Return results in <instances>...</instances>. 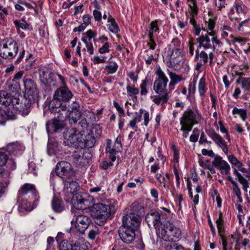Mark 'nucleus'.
Instances as JSON below:
<instances>
[{"label": "nucleus", "mask_w": 250, "mask_h": 250, "mask_svg": "<svg viewBox=\"0 0 250 250\" xmlns=\"http://www.w3.org/2000/svg\"><path fill=\"white\" fill-rule=\"evenodd\" d=\"M140 216L134 212L126 214L122 217V225L118 229L120 239L126 244L132 243L135 239V232L139 229Z\"/></svg>", "instance_id": "obj_1"}, {"label": "nucleus", "mask_w": 250, "mask_h": 250, "mask_svg": "<svg viewBox=\"0 0 250 250\" xmlns=\"http://www.w3.org/2000/svg\"><path fill=\"white\" fill-rule=\"evenodd\" d=\"M163 59L169 68L176 69L183 63L182 46L178 38H174L165 48Z\"/></svg>", "instance_id": "obj_2"}, {"label": "nucleus", "mask_w": 250, "mask_h": 250, "mask_svg": "<svg viewBox=\"0 0 250 250\" xmlns=\"http://www.w3.org/2000/svg\"><path fill=\"white\" fill-rule=\"evenodd\" d=\"M101 203L94 204L90 209L91 216L105 222L113 215L117 209V203L114 199H105L104 196L100 198Z\"/></svg>", "instance_id": "obj_3"}, {"label": "nucleus", "mask_w": 250, "mask_h": 250, "mask_svg": "<svg viewBox=\"0 0 250 250\" xmlns=\"http://www.w3.org/2000/svg\"><path fill=\"white\" fill-rule=\"evenodd\" d=\"M157 76L154 83L153 89L159 96H154L152 101L157 105H164L167 103L169 96L167 87L168 79L164 72L159 67L155 72Z\"/></svg>", "instance_id": "obj_4"}, {"label": "nucleus", "mask_w": 250, "mask_h": 250, "mask_svg": "<svg viewBox=\"0 0 250 250\" xmlns=\"http://www.w3.org/2000/svg\"><path fill=\"white\" fill-rule=\"evenodd\" d=\"M89 124L85 118H83L78 124V127L73 126L70 130L68 134L64 135L63 142L65 145L74 147L76 148H83V133L85 129H87Z\"/></svg>", "instance_id": "obj_5"}, {"label": "nucleus", "mask_w": 250, "mask_h": 250, "mask_svg": "<svg viewBox=\"0 0 250 250\" xmlns=\"http://www.w3.org/2000/svg\"><path fill=\"white\" fill-rule=\"evenodd\" d=\"M55 171L57 175L62 179L64 188H79L78 183L71 179L74 176V172L69 163L66 161L58 163Z\"/></svg>", "instance_id": "obj_6"}, {"label": "nucleus", "mask_w": 250, "mask_h": 250, "mask_svg": "<svg viewBox=\"0 0 250 250\" xmlns=\"http://www.w3.org/2000/svg\"><path fill=\"white\" fill-rule=\"evenodd\" d=\"M66 104L61 105V106L56 108H50L51 112L55 114L54 118L52 122L46 124V128L48 133L56 132L58 130L62 129L64 126L63 121L66 120Z\"/></svg>", "instance_id": "obj_7"}, {"label": "nucleus", "mask_w": 250, "mask_h": 250, "mask_svg": "<svg viewBox=\"0 0 250 250\" xmlns=\"http://www.w3.org/2000/svg\"><path fill=\"white\" fill-rule=\"evenodd\" d=\"M156 233L159 238L168 242L178 241L181 236L180 229L169 222L160 224Z\"/></svg>", "instance_id": "obj_8"}, {"label": "nucleus", "mask_w": 250, "mask_h": 250, "mask_svg": "<svg viewBox=\"0 0 250 250\" xmlns=\"http://www.w3.org/2000/svg\"><path fill=\"white\" fill-rule=\"evenodd\" d=\"M18 51V44L12 38H6L0 41V56L3 59H13L17 55Z\"/></svg>", "instance_id": "obj_9"}, {"label": "nucleus", "mask_w": 250, "mask_h": 250, "mask_svg": "<svg viewBox=\"0 0 250 250\" xmlns=\"http://www.w3.org/2000/svg\"><path fill=\"white\" fill-rule=\"evenodd\" d=\"M201 118V114L197 108H188L183 112L180 117V125L193 128L194 125L199 124Z\"/></svg>", "instance_id": "obj_10"}, {"label": "nucleus", "mask_w": 250, "mask_h": 250, "mask_svg": "<svg viewBox=\"0 0 250 250\" xmlns=\"http://www.w3.org/2000/svg\"><path fill=\"white\" fill-rule=\"evenodd\" d=\"M73 95L71 91L66 86H62L57 89L55 91L53 99L50 104V107L56 108V107H60L61 105L66 104L61 103V101L67 102L70 101Z\"/></svg>", "instance_id": "obj_11"}, {"label": "nucleus", "mask_w": 250, "mask_h": 250, "mask_svg": "<svg viewBox=\"0 0 250 250\" xmlns=\"http://www.w3.org/2000/svg\"><path fill=\"white\" fill-rule=\"evenodd\" d=\"M199 46L204 49H215V44L219 45L221 44L220 40L216 32L207 31L204 35H202L197 39Z\"/></svg>", "instance_id": "obj_12"}, {"label": "nucleus", "mask_w": 250, "mask_h": 250, "mask_svg": "<svg viewBox=\"0 0 250 250\" xmlns=\"http://www.w3.org/2000/svg\"><path fill=\"white\" fill-rule=\"evenodd\" d=\"M73 162L78 167H83L87 165L92 158V154L89 150L80 148L75 151L72 155Z\"/></svg>", "instance_id": "obj_13"}, {"label": "nucleus", "mask_w": 250, "mask_h": 250, "mask_svg": "<svg viewBox=\"0 0 250 250\" xmlns=\"http://www.w3.org/2000/svg\"><path fill=\"white\" fill-rule=\"evenodd\" d=\"M145 111V113L143 115L144 117V125L146 126L148 125L149 122L150 121V117L149 113L148 111H145L143 109H140L139 112L136 113V115L134 116L132 120H131L129 122V126L132 129H134L135 128H137V126L136 125L137 123H139L142 121V115L143 112Z\"/></svg>", "instance_id": "obj_14"}, {"label": "nucleus", "mask_w": 250, "mask_h": 250, "mask_svg": "<svg viewBox=\"0 0 250 250\" xmlns=\"http://www.w3.org/2000/svg\"><path fill=\"white\" fill-rule=\"evenodd\" d=\"M212 165L219 169L221 174L226 175L230 174V166L227 161L223 159L221 156L217 155L215 156L212 161Z\"/></svg>", "instance_id": "obj_15"}, {"label": "nucleus", "mask_w": 250, "mask_h": 250, "mask_svg": "<svg viewBox=\"0 0 250 250\" xmlns=\"http://www.w3.org/2000/svg\"><path fill=\"white\" fill-rule=\"evenodd\" d=\"M91 222V219L83 214L77 215L75 219V228L81 233L83 234Z\"/></svg>", "instance_id": "obj_16"}, {"label": "nucleus", "mask_w": 250, "mask_h": 250, "mask_svg": "<svg viewBox=\"0 0 250 250\" xmlns=\"http://www.w3.org/2000/svg\"><path fill=\"white\" fill-rule=\"evenodd\" d=\"M208 136L214 141L215 144L220 148L226 155L228 153V147L225 140L216 133L214 129L209 130L208 132Z\"/></svg>", "instance_id": "obj_17"}, {"label": "nucleus", "mask_w": 250, "mask_h": 250, "mask_svg": "<svg viewBox=\"0 0 250 250\" xmlns=\"http://www.w3.org/2000/svg\"><path fill=\"white\" fill-rule=\"evenodd\" d=\"M19 98L12 96L6 91H0V104L6 106L12 105L13 107L18 103Z\"/></svg>", "instance_id": "obj_18"}, {"label": "nucleus", "mask_w": 250, "mask_h": 250, "mask_svg": "<svg viewBox=\"0 0 250 250\" xmlns=\"http://www.w3.org/2000/svg\"><path fill=\"white\" fill-rule=\"evenodd\" d=\"M23 82L26 94L32 98L36 96L38 94V91L34 82L32 79L25 77L23 78Z\"/></svg>", "instance_id": "obj_19"}, {"label": "nucleus", "mask_w": 250, "mask_h": 250, "mask_svg": "<svg viewBox=\"0 0 250 250\" xmlns=\"http://www.w3.org/2000/svg\"><path fill=\"white\" fill-rule=\"evenodd\" d=\"M31 101L30 99L26 98H23L22 100L19 98L18 103L14 105L13 108L17 111L22 112V114L27 115L30 111L29 108L31 106Z\"/></svg>", "instance_id": "obj_20"}, {"label": "nucleus", "mask_w": 250, "mask_h": 250, "mask_svg": "<svg viewBox=\"0 0 250 250\" xmlns=\"http://www.w3.org/2000/svg\"><path fill=\"white\" fill-rule=\"evenodd\" d=\"M160 214L158 211H152L147 213L146 216V221L148 226L153 225L156 229H158L161 223ZM157 230H156V231Z\"/></svg>", "instance_id": "obj_21"}, {"label": "nucleus", "mask_w": 250, "mask_h": 250, "mask_svg": "<svg viewBox=\"0 0 250 250\" xmlns=\"http://www.w3.org/2000/svg\"><path fill=\"white\" fill-rule=\"evenodd\" d=\"M71 202L74 207L77 209H84L87 208L85 203L88 202V201L77 190L74 195H73Z\"/></svg>", "instance_id": "obj_22"}, {"label": "nucleus", "mask_w": 250, "mask_h": 250, "mask_svg": "<svg viewBox=\"0 0 250 250\" xmlns=\"http://www.w3.org/2000/svg\"><path fill=\"white\" fill-rule=\"evenodd\" d=\"M213 57L214 54L212 52H210L208 55L205 51H201L200 52L198 49L195 51V60L197 62H201L206 64L209 60L211 64L213 62Z\"/></svg>", "instance_id": "obj_23"}, {"label": "nucleus", "mask_w": 250, "mask_h": 250, "mask_svg": "<svg viewBox=\"0 0 250 250\" xmlns=\"http://www.w3.org/2000/svg\"><path fill=\"white\" fill-rule=\"evenodd\" d=\"M67 106L66 105V108L64 109L66 113V120L68 122V124L72 127H78V121H81L82 119L85 118V114L81 115L75 113H68L67 112Z\"/></svg>", "instance_id": "obj_24"}, {"label": "nucleus", "mask_w": 250, "mask_h": 250, "mask_svg": "<svg viewBox=\"0 0 250 250\" xmlns=\"http://www.w3.org/2000/svg\"><path fill=\"white\" fill-rule=\"evenodd\" d=\"M121 148H116L114 145H112V141L111 139L106 140V146L105 152L108 154V156L111 162H114L116 159V155L120 151Z\"/></svg>", "instance_id": "obj_25"}, {"label": "nucleus", "mask_w": 250, "mask_h": 250, "mask_svg": "<svg viewBox=\"0 0 250 250\" xmlns=\"http://www.w3.org/2000/svg\"><path fill=\"white\" fill-rule=\"evenodd\" d=\"M54 197L52 201V207L56 212H61L64 210V205L62 200L59 199L57 196L56 188H53Z\"/></svg>", "instance_id": "obj_26"}, {"label": "nucleus", "mask_w": 250, "mask_h": 250, "mask_svg": "<svg viewBox=\"0 0 250 250\" xmlns=\"http://www.w3.org/2000/svg\"><path fill=\"white\" fill-rule=\"evenodd\" d=\"M161 25V21L155 20L150 22L149 25L148 37L152 39V37L157 36L160 33L159 26Z\"/></svg>", "instance_id": "obj_27"}, {"label": "nucleus", "mask_w": 250, "mask_h": 250, "mask_svg": "<svg viewBox=\"0 0 250 250\" xmlns=\"http://www.w3.org/2000/svg\"><path fill=\"white\" fill-rule=\"evenodd\" d=\"M151 84L150 77L146 76L141 81L140 84V95L142 96H146L148 93V87Z\"/></svg>", "instance_id": "obj_28"}, {"label": "nucleus", "mask_w": 250, "mask_h": 250, "mask_svg": "<svg viewBox=\"0 0 250 250\" xmlns=\"http://www.w3.org/2000/svg\"><path fill=\"white\" fill-rule=\"evenodd\" d=\"M73 246V250H89V243L82 237L74 243Z\"/></svg>", "instance_id": "obj_29"}, {"label": "nucleus", "mask_w": 250, "mask_h": 250, "mask_svg": "<svg viewBox=\"0 0 250 250\" xmlns=\"http://www.w3.org/2000/svg\"><path fill=\"white\" fill-rule=\"evenodd\" d=\"M107 22L106 26L110 32L116 34L120 31V28L117 23L111 15L108 17Z\"/></svg>", "instance_id": "obj_30"}, {"label": "nucleus", "mask_w": 250, "mask_h": 250, "mask_svg": "<svg viewBox=\"0 0 250 250\" xmlns=\"http://www.w3.org/2000/svg\"><path fill=\"white\" fill-rule=\"evenodd\" d=\"M233 8L237 14H246L247 12L246 6L241 0H235L233 3Z\"/></svg>", "instance_id": "obj_31"}, {"label": "nucleus", "mask_w": 250, "mask_h": 250, "mask_svg": "<svg viewBox=\"0 0 250 250\" xmlns=\"http://www.w3.org/2000/svg\"><path fill=\"white\" fill-rule=\"evenodd\" d=\"M13 23L17 31L20 30V28L24 30H30V24L23 19L14 20Z\"/></svg>", "instance_id": "obj_32"}, {"label": "nucleus", "mask_w": 250, "mask_h": 250, "mask_svg": "<svg viewBox=\"0 0 250 250\" xmlns=\"http://www.w3.org/2000/svg\"><path fill=\"white\" fill-rule=\"evenodd\" d=\"M69 109H67V112L68 113H75L78 114L83 115V113L80 104L76 102H73L70 104L68 105Z\"/></svg>", "instance_id": "obj_33"}, {"label": "nucleus", "mask_w": 250, "mask_h": 250, "mask_svg": "<svg viewBox=\"0 0 250 250\" xmlns=\"http://www.w3.org/2000/svg\"><path fill=\"white\" fill-rule=\"evenodd\" d=\"M101 134L102 129L100 126L98 125H95L92 126L87 134L91 135L92 137L98 140L101 137Z\"/></svg>", "instance_id": "obj_34"}, {"label": "nucleus", "mask_w": 250, "mask_h": 250, "mask_svg": "<svg viewBox=\"0 0 250 250\" xmlns=\"http://www.w3.org/2000/svg\"><path fill=\"white\" fill-rule=\"evenodd\" d=\"M168 75L170 79V82L169 83V86H174L176 84L180 82L183 80L181 76L176 74L175 73L168 71Z\"/></svg>", "instance_id": "obj_35"}, {"label": "nucleus", "mask_w": 250, "mask_h": 250, "mask_svg": "<svg viewBox=\"0 0 250 250\" xmlns=\"http://www.w3.org/2000/svg\"><path fill=\"white\" fill-rule=\"evenodd\" d=\"M85 138V139H83V143L84 145L83 148H91L95 146L96 141H97V140L95 139L94 137L93 138L92 137L91 135L86 134Z\"/></svg>", "instance_id": "obj_36"}, {"label": "nucleus", "mask_w": 250, "mask_h": 250, "mask_svg": "<svg viewBox=\"0 0 250 250\" xmlns=\"http://www.w3.org/2000/svg\"><path fill=\"white\" fill-rule=\"evenodd\" d=\"M198 90L200 96H204L207 90V84L205 77H202L199 80Z\"/></svg>", "instance_id": "obj_37"}, {"label": "nucleus", "mask_w": 250, "mask_h": 250, "mask_svg": "<svg viewBox=\"0 0 250 250\" xmlns=\"http://www.w3.org/2000/svg\"><path fill=\"white\" fill-rule=\"evenodd\" d=\"M188 189V194L191 198H193V194H194L193 202H194L195 206L197 205L199 202V194H202V188H194L193 191H192V188Z\"/></svg>", "instance_id": "obj_38"}, {"label": "nucleus", "mask_w": 250, "mask_h": 250, "mask_svg": "<svg viewBox=\"0 0 250 250\" xmlns=\"http://www.w3.org/2000/svg\"><path fill=\"white\" fill-rule=\"evenodd\" d=\"M216 223L217 224V227L219 236L222 237L224 236L225 229L224 227L223 219L221 212L219 213V218L216 221Z\"/></svg>", "instance_id": "obj_39"}, {"label": "nucleus", "mask_w": 250, "mask_h": 250, "mask_svg": "<svg viewBox=\"0 0 250 250\" xmlns=\"http://www.w3.org/2000/svg\"><path fill=\"white\" fill-rule=\"evenodd\" d=\"M28 193L30 194L32 197H34L37 196V192L36 188H21L18 192V200L20 197Z\"/></svg>", "instance_id": "obj_40"}, {"label": "nucleus", "mask_w": 250, "mask_h": 250, "mask_svg": "<svg viewBox=\"0 0 250 250\" xmlns=\"http://www.w3.org/2000/svg\"><path fill=\"white\" fill-rule=\"evenodd\" d=\"M233 115L238 114L243 121H245L247 118V110L243 108H238L234 107L232 111Z\"/></svg>", "instance_id": "obj_41"}, {"label": "nucleus", "mask_w": 250, "mask_h": 250, "mask_svg": "<svg viewBox=\"0 0 250 250\" xmlns=\"http://www.w3.org/2000/svg\"><path fill=\"white\" fill-rule=\"evenodd\" d=\"M126 91L127 94L130 97H133L135 99L137 98V95L139 94L140 90L138 88L135 86V85H127L126 86Z\"/></svg>", "instance_id": "obj_42"}, {"label": "nucleus", "mask_w": 250, "mask_h": 250, "mask_svg": "<svg viewBox=\"0 0 250 250\" xmlns=\"http://www.w3.org/2000/svg\"><path fill=\"white\" fill-rule=\"evenodd\" d=\"M185 181L187 183V188H191V187L193 186L196 188H200V186L196 184L197 182V176L196 174L193 175L191 178V181L188 178H185Z\"/></svg>", "instance_id": "obj_43"}, {"label": "nucleus", "mask_w": 250, "mask_h": 250, "mask_svg": "<svg viewBox=\"0 0 250 250\" xmlns=\"http://www.w3.org/2000/svg\"><path fill=\"white\" fill-rule=\"evenodd\" d=\"M130 209L137 213H142L143 212L144 207L141 203L135 201L130 206Z\"/></svg>", "instance_id": "obj_44"}, {"label": "nucleus", "mask_w": 250, "mask_h": 250, "mask_svg": "<svg viewBox=\"0 0 250 250\" xmlns=\"http://www.w3.org/2000/svg\"><path fill=\"white\" fill-rule=\"evenodd\" d=\"M238 83L241 84L244 91H249L250 90V77L241 79V81L239 82Z\"/></svg>", "instance_id": "obj_45"}, {"label": "nucleus", "mask_w": 250, "mask_h": 250, "mask_svg": "<svg viewBox=\"0 0 250 250\" xmlns=\"http://www.w3.org/2000/svg\"><path fill=\"white\" fill-rule=\"evenodd\" d=\"M19 208L25 211H31L34 209V207H32L31 203L26 200H23L19 205Z\"/></svg>", "instance_id": "obj_46"}, {"label": "nucleus", "mask_w": 250, "mask_h": 250, "mask_svg": "<svg viewBox=\"0 0 250 250\" xmlns=\"http://www.w3.org/2000/svg\"><path fill=\"white\" fill-rule=\"evenodd\" d=\"M51 72L48 70L42 71L40 73V78L42 81L45 83H47L50 81Z\"/></svg>", "instance_id": "obj_47"}, {"label": "nucleus", "mask_w": 250, "mask_h": 250, "mask_svg": "<svg viewBox=\"0 0 250 250\" xmlns=\"http://www.w3.org/2000/svg\"><path fill=\"white\" fill-rule=\"evenodd\" d=\"M60 250H73V244H69L67 240H62L59 244Z\"/></svg>", "instance_id": "obj_48"}, {"label": "nucleus", "mask_w": 250, "mask_h": 250, "mask_svg": "<svg viewBox=\"0 0 250 250\" xmlns=\"http://www.w3.org/2000/svg\"><path fill=\"white\" fill-rule=\"evenodd\" d=\"M77 188H63L62 193L68 198L72 199L73 195H74L76 191Z\"/></svg>", "instance_id": "obj_49"}, {"label": "nucleus", "mask_w": 250, "mask_h": 250, "mask_svg": "<svg viewBox=\"0 0 250 250\" xmlns=\"http://www.w3.org/2000/svg\"><path fill=\"white\" fill-rule=\"evenodd\" d=\"M228 160L229 161L232 165L237 167H240L241 166H243V164L241 162H240L235 156L233 155H230L228 156Z\"/></svg>", "instance_id": "obj_50"}, {"label": "nucleus", "mask_w": 250, "mask_h": 250, "mask_svg": "<svg viewBox=\"0 0 250 250\" xmlns=\"http://www.w3.org/2000/svg\"><path fill=\"white\" fill-rule=\"evenodd\" d=\"M180 130L182 131V136L183 138H187L189 132L191 131L192 127L184 125H180Z\"/></svg>", "instance_id": "obj_51"}, {"label": "nucleus", "mask_w": 250, "mask_h": 250, "mask_svg": "<svg viewBox=\"0 0 250 250\" xmlns=\"http://www.w3.org/2000/svg\"><path fill=\"white\" fill-rule=\"evenodd\" d=\"M118 68V65L117 63L114 62L113 64L107 65L105 66L108 74H113L115 73Z\"/></svg>", "instance_id": "obj_52"}, {"label": "nucleus", "mask_w": 250, "mask_h": 250, "mask_svg": "<svg viewBox=\"0 0 250 250\" xmlns=\"http://www.w3.org/2000/svg\"><path fill=\"white\" fill-rule=\"evenodd\" d=\"M172 150L173 152V162L174 164L179 165V151L175 146H172Z\"/></svg>", "instance_id": "obj_53"}, {"label": "nucleus", "mask_w": 250, "mask_h": 250, "mask_svg": "<svg viewBox=\"0 0 250 250\" xmlns=\"http://www.w3.org/2000/svg\"><path fill=\"white\" fill-rule=\"evenodd\" d=\"M190 3L188 6L190 8L192 13L197 15L198 13V8L196 5V0H188Z\"/></svg>", "instance_id": "obj_54"}, {"label": "nucleus", "mask_w": 250, "mask_h": 250, "mask_svg": "<svg viewBox=\"0 0 250 250\" xmlns=\"http://www.w3.org/2000/svg\"><path fill=\"white\" fill-rule=\"evenodd\" d=\"M167 250H185L184 248L180 244L178 243H173L167 245Z\"/></svg>", "instance_id": "obj_55"}, {"label": "nucleus", "mask_w": 250, "mask_h": 250, "mask_svg": "<svg viewBox=\"0 0 250 250\" xmlns=\"http://www.w3.org/2000/svg\"><path fill=\"white\" fill-rule=\"evenodd\" d=\"M8 159V155L5 152L0 151V167L4 166Z\"/></svg>", "instance_id": "obj_56"}, {"label": "nucleus", "mask_w": 250, "mask_h": 250, "mask_svg": "<svg viewBox=\"0 0 250 250\" xmlns=\"http://www.w3.org/2000/svg\"><path fill=\"white\" fill-rule=\"evenodd\" d=\"M6 149L9 153L12 154L17 150L18 146L16 144L11 143L6 146Z\"/></svg>", "instance_id": "obj_57"}, {"label": "nucleus", "mask_w": 250, "mask_h": 250, "mask_svg": "<svg viewBox=\"0 0 250 250\" xmlns=\"http://www.w3.org/2000/svg\"><path fill=\"white\" fill-rule=\"evenodd\" d=\"M113 105L119 114V116H125V113L123 108L116 101H113Z\"/></svg>", "instance_id": "obj_58"}, {"label": "nucleus", "mask_w": 250, "mask_h": 250, "mask_svg": "<svg viewBox=\"0 0 250 250\" xmlns=\"http://www.w3.org/2000/svg\"><path fill=\"white\" fill-rule=\"evenodd\" d=\"M109 47L110 43L107 42H105V43H104L103 46L99 49V52L100 54L108 53L110 51Z\"/></svg>", "instance_id": "obj_59"}, {"label": "nucleus", "mask_w": 250, "mask_h": 250, "mask_svg": "<svg viewBox=\"0 0 250 250\" xmlns=\"http://www.w3.org/2000/svg\"><path fill=\"white\" fill-rule=\"evenodd\" d=\"M216 23V18H209L208 23V28L210 32H215L213 29Z\"/></svg>", "instance_id": "obj_60"}, {"label": "nucleus", "mask_w": 250, "mask_h": 250, "mask_svg": "<svg viewBox=\"0 0 250 250\" xmlns=\"http://www.w3.org/2000/svg\"><path fill=\"white\" fill-rule=\"evenodd\" d=\"M225 0H216L215 6L217 7L218 10L221 11L222 9L225 7L226 5Z\"/></svg>", "instance_id": "obj_61"}, {"label": "nucleus", "mask_w": 250, "mask_h": 250, "mask_svg": "<svg viewBox=\"0 0 250 250\" xmlns=\"http://www.w3.org/2000/svg\"><path fill=\"white\" fill-rule=\"evenodd\" d=\"M85 34L86 35L88 42H91L92 39L94 38L97 35V33L91 30H87Z\"/></svg>", "instance_id": "obj_62"}, {"label": "nucleus", "mask_w": 250, "mask_h": 250, "mask_svg": "<svg viewBox=\"0 0 250 250\" xmlns=\"http://www.w3.org/2000/svg\"><path fill=\"white\" fill-rule=\"evenodd\" d=\"M127 76L129 77L131 80L134 83H136L138 81V76L137 75H136L135 72L133 71L128 72Z\"/></svg>", "instance_id": "obj_63"}, {"label": "nucleus", "mask_w": 250, "mask_h": 250, "mask_svg": "<svg viewBox=\"0 0 250 250\" xmlns=\"http://www.w3.org/2000/svg\"><path fill=\"white\" fill-rule=\"evenodd\" d=\"M93 15L96 21H99L102 20V13L98 10H94Z\"/></svg>", "instance_id": "obj_64"}]
</instances>
